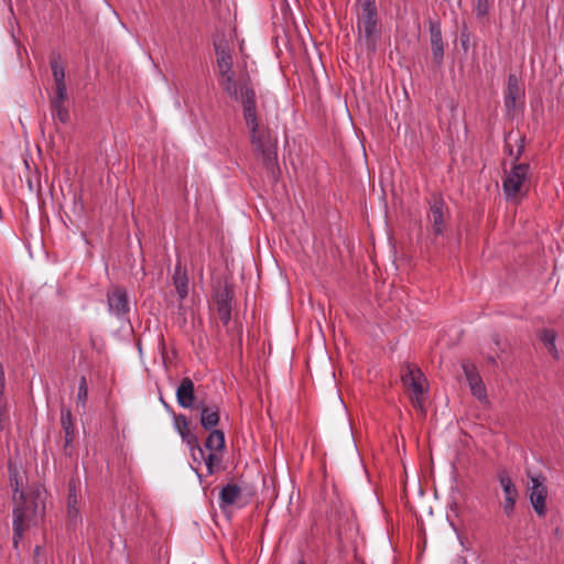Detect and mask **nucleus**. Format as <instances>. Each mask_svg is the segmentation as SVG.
Returning <instances> with one entry per match:
<instances>
[{
	"label": "nucleus",
	"instance_id": "obj_31",
	"mask_svg": "<svg viewBox=\"0 0 564 564\" xmlns=\"http://www.w3.org/2000/svg\"><path fill=\"white\" fill-rule=\"evenodd\" d=\"M4 386V371L2 367H0V387L3 388Z\"/></svg>",
	"mask_w": 564,
	"mask_h": 564
},
{
	"label": "nucleus",
	"instance_id": "obj_35",
	"mask_svg": "<svg viewBox=\"0 0 564 564\" xmlns=\"http://www.w3.org/2000/svg\"><path fill=\"white\" fill-rule=\"evenodd\" d=\"M297 564H305L303 561H300Z\"/></svg>",
	"mask_w": 564,
	"mask_h": 564
},
{
	"label": "nucleus",
	"instance_id": "obj_4",
	"mask_svg": "<svg viewBox=\"0 0 564 564\" xmlns=\"http://www.w3.org/2000/svg\"><path fill=\"white\" fill-rule=\"evenodd\" d=\"M530 180V165L528 163H516L506 174L502 181V188L508 200L519 202L525 194V187Z\"/></svg>",
	"mask_w": 564,
	"mask_h": 564
},
{
	"label": "nucleus",
	"instance_id": "obj_8",
	"mask_svg": "<svg viewBox=\"0 0 564 564\" xmlns=\"http://www.w3.org/2000/svg\"><path fill=\"white\" fill-rule=\"evenodd\" d=\"M463 371L469 384L470 391L475 398L482 401L487 398L486 387L475 367V365L465 362L463 364Z\"/></svg>",
	"mask_w": 564,
	"mask_h": 564
},
{
	"label": "nucleus",
	"instance_id": "obj_18",
	"mask_svg": "<svg viewBox=\"0 0 564 564\" xmlns=\"http://www.w3.org/2000/svg\"><path fill=\"white\" fill-rule=\"evenodd\" d=\"M61 424L65 433V448L72 445L74 441V423L72 413L69 410H62L61 412Z\"/></svg>",
	"mask_w": 564,
	"mask_h": 564
},
{
	"label": "nucleus",
	"instance_id": "obj_2",
	"mask_svg": "<svg viewBox=\"0 0 564 564\" xmlns=\"http://www.w3.org/2000/svg\"><path fill=\"white\" fill-rule=\"evenodd\" d=\"M358 44L371 57L381 39L378 11L375 0H362L357 20Z\"/></svg>",
	"mask_w": 564,
	"mask_h": 564
},
{
	"label": "nucleus",
	"instance_id": "obj_29",
	"mask_svg": "<svg viewBox=\"0 0 564 564\" xmlns=\"http://www.w3.org/2000/svg\"><path fill=\"white\" fill-rule=\"evenodd\" d=\"M432 56L436 66H441L444 59V45L443 46H432Z\"/></svg>",
	"mask_w": 564,
	"mask_h": 564
},
{
	"label": "nucleus",
	"instance_id": "obj_23",
	"mask_svg": "<svg viewBox=\"0 0 564 564\" xmlns=\"http://www.w3.org/2000/svg\"><path fill=\"white\" fill-rule=\"evenodd\" d=\"M220 462L221 459L216 452H209L208 455H205L204 464L208 475H213L218 469Z\"/></svg>",
	"mask_w": 564,
	"mask_h": 564
},
{
	"label": "nucleus",
	"instance_id": "obj_25",
	"mask_svg": "<svg viewBox=\"0 0 564 564\" xmlns=\"http://www.w3.org/2000/svg\"><path fill=\"white\" fill-rule=\"evenodd\" d=\"M67 89L66 86H55L54 96L51 97L50 104H66Z\"/></svg>",
	"mask_w": 564,
	"mask_h": 564
},
{
	"label": "nucleus",
	"instance_id": "obj_33",
	"mask_svg": "<svg viewBox=\"0 0 564 564\" xmlns=\"http://www.w3.org/2000/svg\"><path fill=\"white\" fill-rule=\"evenodd\" d=\"M522 151H523V145H520V148L518 149L516 155H514V159L516 160H519L521 154H522Z\"/></svg>",
	"mask_w": 564,
	"mask_h": 564
},
{
	"label": "nucleus",
	"instance_id": "obj_34",
	"mask_svg": "<svg viewBox=\"0 0 564 564\" xmlns=\"http://www.w3.org/2000/svg\"><path fill=\"white\" fill-rule=\"evenodd\" d=\"M40 550H41V547H40V546H36V547H35V554H40Z\"/></svg>",
	"mask_w": 564,
	"mask_h": 564
},
{
	"label": "nucleus",
	"instance_id": "obj_6",
	"mask_svg": "<svg viewBox=\"0 0 564 564\" xmlns=\"http://www.w3.org/2000/svg\"><path fill=\"white\" fill-rule=\"evenodd\" d=\"M547 489L544 485V478L541 476L531 477V487L529 488V498L533 510L540 517L546 513Z\"/></svg>",
	"mask_w": 564,
	"mask_h": 564
},
{
	"label": "nucleus",
	"instance_id": "obj_32",
	"mask_svg": "<svg viewBox=\"0 0 564 564\" xmlns=\"http://www.w3.org/2000/svg\"><path fill=\"white\" fill-rule=\"evenodd\" d=\"M161 402H162L163 406L165 408V410H166L167 412H170V413H172V414L174 413V412H173V410L171 409L170 404H169V403H166V402L164 401V399H163V398H161Z\"/></svg>",
	"mask_w": 564,
	"mask_h": 564
},
{
	"label": "nucleus",
	"instance_id": "obj_9",
	"mask_svg": "<svg viewBox=\"0 0 564 564\" xmlns=\"http://www.w3.org/2000/svg\"><path fill=\"white\" fill-rule=\"evenodd\" d=\"M108 308L117 318H121L128 313L129 302L124 289L117 288L108 293Z\"/></svg>",
	"mask_w": 564,
	"mask_h": 564
},
{
	"label": "nucleus",
	"instance_id": "obj_5",
	"mask_svg": "<svg viewBox=\"0 0 564 564\" xmlns=\"http://www.w3.org/2000/svg\"><path fill=\"white\" fill-rule=\"evenodd\" d=\"M402 382L404 387L412 393V402L421 406V401L424 394L425 378L422 371L417 368L406 367V371L402 375Z\"/></svg>",
	"mask_w": 564,
	"mask_h": 564
},
{
	"label": "nucleus",
	"instance_id": "obj_13",
	"mask_svg": "<svg viewBox=\"0 0 564 564\" xmlns=\"http://www.w3.org/2000/svg\"><path fill=\"white\" fill-rule=\"evenodd\" d=\"M173 425L187 445L197 446L198 437L189 431V421L184 414L173 413Z\"/></svg>",
	"mask_w": 564,
	"mask_h": 564
},
{
	"label": "nucleus",
	"instance_id": "obj_24",
	"mask_svg": "<svg viewBox=\"0 0 564 564\" xmlns=\"http://www.w3.org/2000/svg\"><path fill=\"white\" fill-rule=\"evenodd\" d=\"M430 39H431V47L444 45L441 26L438 24H436V23L430 24Z\"/></svg>",
	"mask_w": 564,
	"mask_h": 564
},
{
	"label": "nucleus",
	"instance_id": "obj_26",
	"mask_svg": "<svg viewBox=\"0 0 564 564\" xmlns=\"http://www.w3.org/2000/svg\"><path fill=\"white\" fill-rule=\"evenodd\" d=\"M87 397H88V388H87L86 378L82 377L79 380V386H78L77 404H82L84 406L85 402L87 400Z\"/></svg>",
	"mask_w": 564,
	"mask_h": 564
},
{
	"label": "nucleus",
	"instance_id": "obj_17",
	"mask_svg": "<svg viewBox=\"0 0 564 564\" xmlns=\"http://www.w3.org/2000/svg\"><path fill=\"white\" fill-rule=\"evenodd\" d=\"M173 282L180 300H184L188 294V279L180 264L175 267Z\"/></svg>",
	"mask_w": 564,
	"mask_h": 564
},
{
	"label": "nucleus",
	"instance_id": "obj_3",
	"mask_svg": "<svg viewBox=\"0 0 564 564\" xmlns=\"http://www.w3.org/2000/svg\"><path fill=\"white\" fill-rule=\"evenodd\" d=\"M43 507H40L34 496L20 494V501H17L13 509V543L17 546L23 536V532L32 524H35L42 517Z\"/></svg>",
	"mask_w": 564,
	"mask_h": 564
},
{
	"label": "nucleus",
	"instance_id": "obj_14",
	"mask_svg": "<svg viewBox=\"0 0 564 564\" xmlns=\"http://www.w3.org/2000/svg\"><path fill=\"white\" fill-rule=\"evenodd\" d=\"M445 203L442 199H435L430 208V221L432 223L433 230L436 235L443 234L445 229L444 218Z\"/></svg>",
	"mask_w": 564,
	"mask_h": 564
},
{
	"label": "nucleus",
	"instance_id": "obj_21",
	"mask_svg": "<svg viewBox=\"0 0 564 564\" xmlns=\"http://www.w3.org/2000/svg\"><path fill=\"white\" fill-rule=\"evenodd\" d=\"M51 68L55 86H66L65 84V69L58 58L51 59Z\"/></svg>",
	"mask_w": 564,
	"mask_h": 564
},
{
	"label": "nucleus",
	"instance_id": "obj_11",
	"mask_svg": "<svg viewBox=\"0 0 564 564\" xmlns=\"http://www.w3.org/2000/svg\"><path fill=\"white\" fill-rule=\"evenodd\" d=\"M194 392V383L192 379L188 377L183 378L176 390V400L178 405L184 409L193 408L195 400Z\"/></svg>",
	"mask_w": 564,
	"mask_h": 564
},
{
	"label": "nucleus",
	"instance_id": "obj_30",
	"mask_svg": "<svg viewBox=\"0 0 564 564\" xmlns=\"http://www.w3.org/2000/svg\"><path fill=\"white\" fill-rule=\"evenodd\" d=\"M459 43L465 53L468 52L470 46V33L467 29H464L459 35Z\"/></svg>",
	"mask_w": 564,
	"mask_h": 564
},
{
	"label": "nucleus",
	"instance_id": "obj_1",
	"mask_svg": "<svg viewBox=\"0 0 564 564\" xmlns=\"http://www.w3.org/2000/svg\"><path fill=\"white\" fill-rule=\"evenodd\" d=\"M217 65L220 70V84L224 90L243 106V118L250 135V142L256 155L262 160L265 167L274 173L278 163L276 138L267 126H260L256 93L248 76L235 80L232 57L225 48H216Z\"/></svg>",
	"mask_w": 564,
	"mask_h": 564
},
{
	"label": "nucleus",
	"instance_id": "obj_22",
	"mask_svg": "<svg viewBox=\"0 0 564 564\" xmlns=\"http://www.w3.org/2000/svg\"><path fill=\"white\" fill-rule=\"evenodd\" d=\"M54 120L65 124L69 121V113L66 104H50Z\"/></svg>",
	"mask_w": 564,
	"mask_h": 564
},
{
	"label": "nucleus",
	"instance_id": "obj_10",
	"mask_svg": "<svg viewBox=\"0 0 564 564\" xmlns=\"http://www.w3.org/2000/svg\"><path fill=\"white\" fill-rule=\"evenodd\" d=\"M197 408L200 410L199 422L206 431L215 430L220 420L219 408L216 404L200 402Z\"/></svg>",
	"mask_w": 564,
	"mask_h": 564
},
{
	"label": "nucleus",
	"instance_id": "obj_27",
	"mask_svg": "<svg viewBox=\"0 0 564 564\" xmlns=\"http://www.w3.org/2000/svg\"><path fill=\"white\" fill-rule=\"evenodd\" d=\"M187 446L191 451L193 460L197 464L204 463L205 452H204L203 447L200 446L199 441L197 440V446H194V445H187Z\"/></svg>",
	"mask_w": 564,
	"mask_h": 564
},
{
	"label": "nucleus",
	"instance_id": "obj_15",
	"mask_svg": "<svg viewBox=\"0 0 564 564\" xmlns=\"http://www.w3.org/2000/svg\"><path fill=\"white\" fill-rule=\"evenodd\" d=\"M67 517L69 522L76 524L80 520V510L78 506V491L76 481L72 479L68 484L67 496Z\"/></svg>",
	"mask_w": 564,
	"mask_h": 564
},
{
	"label": "nucleus",
	"instance_id": "obj_19",
	"mask_svg": "<svg viewBox=\"0 0 564 564\" xmlns=\"http://www.w3.org/2000/svg\"><path fill=\"white\" fill-rule=\"evenodd\" d=\"M225 447V434L220 430H212L205 441V448L209 452H221Z\"/></svg>",
	"mask_w": 564,
	"mask_h": 564
},
{
	"label": "nucleus",
	"instance_id": "obj_20",
	"mask_svg": "<svg viewBox=\"0 0 564 564\" xmlns=\"http://www.w3.org/2000/svg\"><path fill=\"white\" fill-rule=\"evenodd\" d=\"M539 338L545 346L549 354H551L554 359H558L560 355H558V351H557L556 345H555V341H556L555 332L553 329H549V328L543 329L540 333Z\"/></svg>",
	"mask_w": 564,
	"mask_h": 564
},
{
	"label": "nucleus",
	"instance_id": "obj_16",
	"mask_svg": "<svg viewBox=\"0 0 564 564\" xmlns=\"http://www.w3.org/2000/svg\"><path fill=\"white\" fill-rule=\"evenodd\" d=\"M240 497L241 488L236 484H227L225 487H223L219 495V508L224 509L236 503Z\"/></svg>",
	"mask_w": 564,
	"mask_h": 564
},
{
	"label": "nucleus",
	"instance_id": "obj_7",
	"mask_svg": "<svg viewBox=\"0 0 564 564\" xmlns=\"http://www.w3.org/2000/svg\"><path fill=\"white\" fill-rule=\"evenodd\" d=\"M499 484L503 491V502H502V509L505 513L510 517L513 514L516 502L518 500L519 494L518 490L512 482L511 478L506 471H501L498 475Z\"/></svg>",
	"mask_w": 564,
	"mask_h": 564
},
{
	"label": "nucleus",
	"instance_id": "obj_12",
	"mask_svg": "<svg viewBox=\"0 0 564 564\" xmlns=\"http://www.w3.org/2000/svg\"><path fill=\"white\" fill-rule=\"evenodd\" d=\"M523 97V89L519 83V78L514 74H510L507 83V91L505 95V106L508 110L516 107V101Z\"/></svg>",
	"mask_w": 564,
	"mask_h": 564
},
{
	"label": "nucleus",
	"instance_id": "obj_28",
	"mask_svg": "<svg viewBox=\"0 0 564 564\" xmlns=\"http://www.w3.org/2000/svg\"><path fill=\"white\" fill-rule=\"evenodd\" d=\"M490 9L489 0H476L475 12L478 18H484L488 14Z\"/></svg>",
	"mask_w": 564,
	"mask_h": 564
}]
</instances>
